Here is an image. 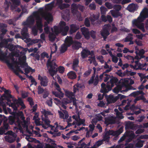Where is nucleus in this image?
I'll return each mask as SVG.
<instances>
[{
    "label": "nucleus",
    "instance_id": "nucleus-26",
    "mask_svg": "<svg viewBox=\"0 0 148 148\" xmlns=\"http://www.w3.org/2000/svg\"><path fill=\"white\" fill-rule=\"evenodd\" d=\"M119 99L118 96L114 97L113 96H109L107 99L108 102L109 103H114Z\"/></svg>",
    "mask_w": 148,
    "mask_h": 148
},
{
    "label": "nucleus",
    "instance_id": "nucleus-31",
    "mask_svg": "<svg viewBox=\"0 0 148 148\" xmlns=\"http://www.w3.org/2000/svg\"><path fill=\"white\" fill-rule=\"evenodd\" d=\"M65 42L68 47L70 46L73 43L72 37L68 36L65 39Z\"/></svg>",
    "mask_w": 148,
    "mask_h": 148
},
{
    "label": "nucleus",
    "instance_id": "nucleus-16",
    "mask_svg": "<svg viewBox=\"0 0 148 148\" xmlns=\"http://www.w3.org/2000/svg\"><path fill=\"white\" fill-rule=\"evenodd\" d=\"M81 30L85 38L87 40L89 39L90 38V33L88 29L85 27H83L81 28Z\"/></svg>",
    "mask_w": 148,
    "mask_h": 148
},
{
    "label": "nucleus",
    "instance_id": "nucleus-20",
    "mask_svg": "<svg viewBox=\"0 0 148 148\" xmlns=\"http://www.w3.org/2000/svg\"><path fill=\"white\" fill-rule=\"evenodd\" d=\"M13 101L18 106V107L19 105L21 106V108L23 109H25L26 108V107L21 99L19 98L18 100L15 99Z\"/></svg>",
    "mask_w": 148,
    "mask_h": 148
},
{
    "label": "nucleus",
    "instance_id": "nucleus-6",
    "mask_svg": "<svg viewBox=\"0 0 148 148\" xmlns=\"http://www.w3.org/2000/svg\"><path fill=\"white\" fill-rule=\"evenodd\" d=\"M66 23L64 21H60L59 24V28L62 32V34L63 36L67 35L69 31V27L68 26H66Z\"/></svg>",
    "mask_w": 148,
    "mask_h": 148
},
{
    "label": "nucleus",
    "instance_id": "nucleus-19",
    "mask_svg": "<svg viewBox=\"0 0 148 148\" xmlns=\"http://www.w3.org/2000/svg\"><path fill=\"white\" fill-rule=\"evenodd\" d=\"M26 60V57L25 56H24L21 58H19L18 59L19 62L18 64L20 65L21 67L22 68H24L25 66H27V64L25 63V62L22 61H25Z\"/></svg>",
    "mask_w": 148,
    "mask_h": 148
},
{
    "label": "nucleus",
    "instance_id": "nucleus-27",
    "mask_svg": "<svg viewBox=\"0 0 148 148\" xmlns=\"http://www.w3.org/2000/svg\"><path fill=\"white\" fill-rule=\"evenodd\" d=\"M81 43L79 42L75 41L72 46L73 48L75 50H78L81 47Z\"/></svg>",
    "mask_w": 148,
    "mask_h": 148
},
{
    "label": "nucleus",
    "instance_id": "nucleus-51",
    "mask_svg": "<svg viewBox=\"0 0 148 148\" xmlns=\"http://www.w3.org/2000/svg\"><path fill=\"white\" fill-rule=\"evenodd\" d=\"M81 87L78 84H76L73 86V92L75 93L77 91H79L80 88Z\"/></svg>",
    "mask_w": 148,
    "mask_h": 148
},
{
    "label": "nucleus",
    "instance_id": "nucleus-12",
    "mask_svg": "<svg viewBox=\"0 0 148 148\" xmlns=\"http://www.w3.org/2000/svg\"><path fill=\"white\" fill-rule=\"evenodd\" d=\"M16 115L17 118V123L18 125H20L22 123V121L20 120L19 117L24 123L26 122L25 120V117L24 116L23 113L22 111L19 112H16Z\"/></svg>",
    "mask_w": 148,
    "mask_h": 148
},
{
    "label": "nucleus",
    "instance_id": "nucleus-47",
    "mask_svg": "<svg viewBox=\"0 0 148 148\" xmlns=\"http://www.w3.org/2000/svg\"><path fill=\"white\" fill-rule=\"evenodd\" d=\"M10 2L8 1L7 0H5L4 3V7L5 9V10L6 11H7L10 6Z\"/></svg>",
    "mask_w": 148,
    "mask_h": 148
},
{
    "label": "nucleus",
    "instance_id": "nucleus-35",
    "mask_svg": "<svg viewBox=\"0 0 148 148\" xmlns=\"http://www.w3.org/2000/svg\"><path fill=\"white\" fill-rule=\"evenodd\" d=\"M124 135L126 138L127 137H134L135 134L133 133L132 131H126L124 134Z\"/></svg>",
    "mask_w": 148,
    "mask_h": 148
},
{
    "label": "nucleus",
    "instance_id": "nucleus-34",
    "mask_svg": "<svg viewBox=\"0 0 148 148\" xmlns=\"http://www.w3.org/2000/svg\"><path fill=\"white\" fill-rule=\"evenodd\" d=\"M6 131L2 127H0V135H3L4 134L5 135L11 134L10 133L12 132V131H9L6 133H5Z\"/></svg>",
    "mask_w": 148,
    "mask_h": 148
},
{
    "label": "nucleus",
    "instance_id": "nucleus-56",
    "mask_svg": "<svg viewBox=\"0 0 148 148\" xmlns=\"http://www.w3.org/2000/svg\"><path fill=\"white\" fill-rule=\"evenodd\" d=\"M100 10L101 14H105L107 11V9L104 7H101L100 8Z\"/></svg>",
    "mask_w": 148,
    "mask_h": 148
},
{
    "label": "nucleus",
    "instance_id": "nucleus-57",
    "mask_svg": "<svg viewBox=\"0 0 148 148\" xmlns=\"http://www.w3.org/2000/svg\"><path fill=\"white\" fill-rule=\"evenodd\" d=\"M90 35L91 37L93 39H95L96 37V32L93 30H91L90 32Z\"/></svg>",
    "mask_w": 148,
    "mask_h": 148
},
{
    "label": "nucleus",
    "instance_id": "nucleus-52",
    "mask_svg": "<svg viewBox=\"0 0 148 148\" xmlns=\"http://www.w3.org/2000/svg\"><path fill=\"white\" fill-rule=\"evenodd\" d=\"M53 28L56 34H58L60 33L62 34L61 32L60 31L59 26V27H58L57 26L55 25L54 26Z\"/></svg>",
    "mask_w": 148,
    "mask_h": 148
},
{
    "label": "nucleus",
    "instance_id": "nucleus-38",
    "mask_svg": "<svg viewBox=\"0 0 148 148\" xmlns=\"http://www.w3.org/2000/svg\"><path fill=\"white\" fill-rule=\"evenodd\" d=\"M7 55L6 53L3 52L0 48V60H4L6 57Z\"/></svg>",
    "mask_w": 148,
    "mask_h": 148
},
{
    "label": "nucleus",
    "instance_id": "nucleus-46",
    "mask_svg": "<svg viewBox=\"0 0 148 148\" xmlns=\"http://www.w3.org/2000/svg\"><path fill=\"white\" fill-rule=\"evenodd\" d=\"M136 73V72H131V71H129L127 70H126V71H125L123 72L124 75H128L129 74L131 76H133L135 75Z\"/></svg>",
    "mask_w": 148,
    "mask_h": 148
},
{
    "label": "nucleus",
    "instance_id": "nucleus-36",
    "mask_svg": "<svg viewBox=\"0 0 148 148\" xmlns=\"http://www.w3.org/2000/svg\"><path fill=\"white\" fill-rule=\"evenodd\" d=\"M67 75L69 78L71 79H75L76 77V73L75 72L73 71L69 72L67 74Z\"/></svg>",
    "mask_w": 148,
    "mask_h": 148
},
{
    "label": "nucleus",
    "instance_id": "nucleus-9",
    "mask_svg": "<svg viewBox=\"0 0 148 148\" xmlns=\"http://www.w3.org/2000/svg\"><path fill=\"white\" fill-rule=\"evenodd\" d=\"M15 113H16V112H12L11 113L12 115L9 116L8 119V123L11 125L14 124L16 125V124H17L16 115Z\"/></svg>",
    "mask_w": 148,
    "mask_h": 148
},
{
    "label": "nucleus",
    "instance_id": "nucleus-1",
    "mask_svg": "<svg viewBox=\"0 0 148 148\" xmlns=\"http://www.w3.org/2000/svg\"><path fill=\"white\" fill-rule=\"evenodd\" d=\"M148 17V9L147 8H144L141 12L139 16L137 19H134L132 21L133 26L136 27L141 30L143 32L145 31L144 28V25L142 22L145 19Z\"/></svg>",
    "mask_w": 148,
    "mask_h": 148
},
{
    "label": "nucleus",
    "instance_id": "nucleus-60",
    "mask_svg": "<svg viewBox=\"0 0 148 148\" xmlns=\"http://www.w3.org/2000/svg\"><path fill=\"white\" fill-rule=\"evenodd\" d=\"M84 24L87 27H89L90 25V21L88 18H86L84 21Z\"/></svg>",
    "mask_w": 148,
    "mask_h": 148
},
{
    "label": "nucleus",
    "instance_id": "nucleus-5",
    "mask_svg": "<svg viewBox=\"0 0 148 148\" xmlns=\"http://www.w3.org/2000/svg\"><path fill=\"white\" fill-rule=\"evenodd\" d=\"M48 64L50 66L49 70V72L52 76H53L56 74L58 71L57 65L53 61L50 62Z\"/></svg>",
    "mask_w": 148,
    "mask_h": 148
},
{
    "label": "nucleus",
    "instance_id": "nucleus-13",
    "mask_svg": "<svg viewBox=\"0 0 148 148\" xmlns=\"http://www.w3.org/2000/svg\"><path fill=\"white\" fill-rule=\"evenodd\" d=\"M4 93L2 95L3 100H5L8 102H10L11 101V99L13 98L12 96L10 94V90L6 89L4 91Z\"/></svg>",
    "mask_w": 148,
    "mask_h": 148
},
{
    "label": "nucleus",
    "instance_id": "nucleus-40",
    "mask_svg": "<svg viewBox=\"0 0 148 148\" xmlns=\"http://www.w3.org/2000/svg\"><path fill=\"white\" fill-rule=\"evenodd\" d=\"M114 111L116 112V116L118 118L120 119H122L124 118V116L123 115L122 112H119L117 109H115Z\"/></svg>",
    "mask_w": 148,
    "mask_h": 148
},
{
    "label": "nucleus",
    "instance_id": "nucleus-48",
    "mask_svg": "<svg viewBox=\"0 0 148 148\" xmlns=\"http://www.w3.org/2000/svg\"><path fill=\"white\" fill-rule=\"evenodd\" d=\"M85 122V119H79V120H78V121L77 122V124L78 126H80L81 125H83V126H85V124L84 123Z\"/></svg>",
    "mask_w": 148,
    "mask_h": 148
},
{
    "label": "nucleus",
    "instance_id": "nucleus-61",
    "mask_svg": "<svg viewBox=\"0 0 148 148\" xmlns=\"http://www.w3.org/2000/svg\"><path fill=\"white\" fill-rule=\"evenodd\" d=\"M105 6L108 9H111L113 8L112 5L110 3L106 2L105 4Z\"/></svg>",
    "mask_w": 148,
    "mask_h": 148
},
{
    "label": "nucleus",
    "instance_id": "nucleus-14",
    "mask_svg": "<svg viewBox=\"0 0 148 148\" xmlns=\"http://www.w3.org/2000/svg\"><path fill=\"white\" fill-rule=\"evenodd\" d=\"M34 18H35L33 16V13L32 15L30 16L28 18L26 21L23 22V25L25 26H29L33 24L35 21Z\"/></svg>",
    "mask_w": 148,
    "mask_h": 148
},
{
    "label": "nucleus",
    "instance_id": "nucleus-2",
    "mask_svg": "<svg viewBox=\"0 0 148 148\" xmlns=\"http://www.w3.org/2000/svg\"><path fill=\"white\" fill-rule=\"evenodd\" d=\"M123 131V127H121L119 129L116 131L112 130H109L107 132L106 134L103 136V138L102 140L103 142H105V143L108 144L109 143L110 139V135H112L115 136L116 138L121 134Z\"/></svg>",
    "mask_w": 148,
    "mask_h": 148
},
{
    "label": "nucleus",
    "instance_id": "nucleus-3",
    "mask_svg": "<svg viewBox=\"0 0 148 148\" xmlns=\"http://www.w3.org/2000/svg\"><path fill=\"white\" fill-rule=\"evenodd\" d=\"M78 4L73 3L71 5V12L74 16L77 18V19L79 21H82V18L81 16L80 13L78 10Z\"/></svg>",
    "mask_w": 148,
    "mask_h": 148
},
{
    "label": "nucleus",
    "instance_id": "nucleus-49",
    "mask_svg": "<svg viewBox=\"0 0 148 148\" xmlns=\"http://www.w3.org/2000/svg\"><path fill=\"white\" fill-rule=\"evenodd\" d=\"M10 1L12 2L13 4L16 6H18L20 4V0H10Z\"/></svg>",
    "mask_w": 148,
    "mask_h": 148
},
{
    "label": "nucleus",
    "instance_id": "nucleus-17",
    "mask_svg": "<svg viewBox=\"0 0 148 148\" xmlns=\"http://www.w3.org/2000/svg\"><path fill=\"white\" fill-rule=\"evenodd\" d=\"M17 69L18 72H20L22 74H28L30 71H31L32 72H34L35 71V70L32 69L30 66H28V67L24 69L25 72V73L19 66L17 68Z\"/></svg>",
    "mask_w": 148,
    "mask_h": 148
},
{
    "label": "nucleus",
    "instance_id": "nucleus-54",
    "mask_svg": "<svg viewBox=\"0 0 148 148\" xmlns=\"http://www.w3.org/2000/svg\"><path fill=\"white\" fill-rule=\"evenodd\" d=\"M70 100L67 98H64L62 101L61 103H64L66 105L70 103Z\"/></svg>",
    "mask_w": 148,
    "mask_h": 148
},
{
    "label": "nucleus",
    "instance_id": "nucleus-8",
    "mask_svg": "<svg viewBox=\"0 0 148 148\" xmlns=\"http://www.w3.org/2000/svg\"><path fill=\"white\" fill-rule=\"evenodd\" d=\"M109 25H105L102 29L100 31V34L104 41L106 40L107 37L110 34L109 31Z\"/></svg>",
    "mask_w": 148,
    "mask_h": 148
},
{
    "label": "nucleus",
    "instance_id": "nucleus-62",
    "mask_svg": "<svg viewBox=\"0 0 148 148\" xmlns=\"http://www.w3.org/2000/svg\"><path fill=\"white\" fill-rule=\"evenodd\" d=\"M90 9L91 10H94L96 9V5L95 3L90 4L89 6Z\"/></svg>",
    "mask_w": 148,
    "mask_h": 148
},
{
    "label": "nucleus",
    "instance_id": "nucleus-45",
    "mask_svg": "<svg viewBox=\"0 0 148 148\" xmlns=\"http://www.w3.org/2000/svg\"><path fill=\"white\" fill-rule=\"evenodd\" d=\"M46 90V89H44L40 86H39L37 88V92L38 94H41Z\"/></svg>",
    "mask_w": 148,
    "mask_h": 148
},
{
    "label": "nucleus",
    "instance_id": "nucleus-43",
    "mask_svg": "<svg viewBox=\"0 0 148 148\" xmlns=\"http://www.w3.org/2000/svg\"><path fill=\"white\" fill-rule=\"evenodd\" d=\"M42 112L44 115L45 117H48L47 116L48 115H52L50 111H47L45 109H43Z\"/></svg>",
    "mask_w": 148,
    "mask_h": 148
},
{
    "label": "nucleus",
    "instance_id": "nucleus-28",
    "mask_svg": "<svg viewBox=\"0 0 148 148\" xmlns=\"http://www.w3.org/2000/svg\"><path fill=\"white\" fill-rule=\"evenodd\" d=\"M118 81V79L115 77H112V78H111L110 79V80L109 82V83L108 84H110L111 85V88L113 87L115 84L116 83H117Z\"/></svg>",
    "mask_w": 148,
    "mask_h": 148
},
{
    "label": "nucleus",
    "instance_id": "nucleus-32",
    "mask_svg": "<svg viewBox=\"0 0 148 148\" xmlns=\"http://www.w3.org/2000/svg\"><path fill=\"white\" fill-rule=\"evenodd\" d=\"M137 6L134 3L129 5L127 7L128 10L130 12H133L136 10Z\"/></svg>",
    "mask_w": 148,
    "mask_h": 148
},
{
    "label": "nucleus",
    "instance_id": "nucleus-24",
    "mask_svg": "<svg viewBox=\"0 0 148 148\" xmlns=\"http://www.w3.org/2000/svg\"><path fill=\"white\" fill-rule=\"evenodd\" d=\"M104 123L107 125L110 124H114L116 123L114 119L111 117H106L105 118Z\"/></svg>",
    "mask_w": 148,
    "mask_h": 148
},
{
    "label": "nucleus",
    "instance_id": "nucleus-29",
    "mask_svg": "<svg viewBox=\"0 0 148 148\" xmlns=\"http://www.w3.org/2000/svg\"><path fill=\"white\" fill-rule=\"evenodd\" d=\"M79 63V61L78 59L75 58L74 59L72 65V68L74 70L77 71V67L78 66Z\"/></svg>",
    "mask_w": 148,
    "mask_h": 148
},
{
    "label": "nucleus",
    "instance_id": "nucleus-25",
    "mask_svg": "<svg viewBox=\"0 0 148 148\" xmlns=\"http://www.w3.org/2000/svg\"><path fill=\"white\" fill-rule=\"evenodd\" d=\"M125 128L126 130L129 129H133L134 128V124L132 121L126 122Z\"/></svg>",
    "mask_w": 148,
    "mask_h": 148
},
{
    "label": "nucleus",
    "instance_id": "nucleus-55",
    "mask_svg": "<svg viewBox=\"0 0 148 148\" xmlns=\"http://www.w3.org/2000/svg\"><path fill=\"white\" fill-rule=\"evenodd\" d=\"M121 90V87H119V86H118L117 87L115 88L113 90L114 93H118Z\"/></svg>",
    "mask_w": 148,
    "mask_h": 148
},
{
    "label": "nucleus",
    "instance_id": "nucleus-58",
    "mask_svg": "<svg viewBox=\"0 0 148 148\" xmlns=\"http://www.w3.org/2000/svg\"><path fill=\"white\" fill-rule=\"evenodd\" d=\"M58 71L59 73H62L64 71V68L62 66H60L58 68Z\"/></svg>",
    "mask_w": 148,
    "mask_h": 148
},
{
    "label": "nucleus",
    "instance_id": "nucleus-18",
    "mask_svg": "<svg viewBox=\"0 0 148 148\" xmlns=\"http://www.w3.org/2000/svg\"><path fill=\"white\" fill-rule=\"evenodd\" d=\"M43 17L48 23L52 22L53 20V17L52 14L49 12L45 14L43 16Z\"/></svg>",
    "mask_w": 148,
    "mask_h": 148
},
{
    "label": "nucleus",
    "instance_id": "nucleus-59",
    "mask_svg": "<svg viewBox=\"0 0 148 148\" xmlns=\"http://www.w3.org/2000/svg\"><path fill=\"white\" fill-rule=\"evenodd\" d=\"M135 53L136 55H144L145 53V51L144 49H142L140 50L138 52L137 51H136Z\"/></svg>",
    "mask_w": 148,
    "mask_h": 148
},
{
    "label": "nucleus",
    "instance_id": "nucleus-41",
    "mask_svg": "<svg viewBox=\"0 0 148 148\" xmlns=\"http://www.w3.org/2000/svg\"><path fill=\"white\" fill-rule=\"evenodd\" d=\"M132 36L133 34H129L125 38L124 42H128L130 40H132L133 39V38L132 37Z\"/></svg>",
    "mask_w": 148,
    "mask_h": 148
},
{
    "label": "nucleus",
    "instance_id": "nucleus-15",
    "mask_svg": "<svg viewBox=\"0 0 148 148\" xmlns=\"http://www.w3.org/2000/svg\"><path fill=\"white\" fill-rule=\"evenodd\" d=\"M91 54H93V51H90L88 49H84L81 53V56L82 58H84Z\"/></svg>",
    "mask_w": 148,
    "mask_h": 148
},
{
    "label": "nucleus",
    "instance_id": "nucleus-4",
    "mask_svg": "<svg viewBox=\"0 0 148 148\" xmlns=\"http://www.w3.org/2000/svg\"><path fill=\"white\" fill-rule=\"evenodd\" d=\"M33 15L35 18L36 21L37 27L39 30L40 33L43 31L42 28L43 25L42 23L41 18L39 12L38 11H35L33 12Z\"/></svg>",
    "mask_w": 148,
    "mask_h": 148
},
{
    "label": "nucleus",
    "instance_id": "nucleus-44",
    "mask_svg": "<svg viewBox=\"0 0 148 148\" xmlns=\"http://www.w3.org/2000/svg\"><path fill=\"white\" fill-rule=\"evenodd\" d=\"M58 7L61 9L63 10L64 8H69L70 5L68 3H61L58 5Z\"/></svg>",
    "mask_w": 148,
    "mask_h": 148
},
{
    "label": "nucleus",
    "instance_id": "nucleus-39",
    "mask_svg": "<svg viewBox=\"0 0 148 148\" xmlns=\"http://www.w3.org/2000/svg\"><path fill=\"white\" fill-rule=\"evenodd\" d=\"M68 45L65 44H63L61 46V48L60 50V52L62 53L65 52L67 50Z\"/></svg>",
    "mask_w": 148,
    "mask_h": 148
},
{
    "label": "nucleus",
    "instance_id": "nucleus-7",
    "mask_svg": "<svg viewBox=\"0 0 148 148\" xmlns=\"http://www.w3.org/2000/svg\"><path fill=\"white\" fill-rule=\"evenodd\" d=\"M54 85L56 89L58 92L55 91H53V94L56 97L59 98L63 97L64 96V94L62 92L61 89L59 85L56 82H55Z\"/></svg>",
    "mask_w": 148,
    "mask_h": 148
},
{
    "label": "nucleus",
    "instance_id": "nucleus-50",
    "mask_svg": "<svg viewBox=\"0 0 148 148\" xmlns=\"http://www.w3.org/2000/svg\"><path fill=\"white\" fill-rule=\"evenodd\" d=\"M55 36L53 33L50 34L49 36V40L51 42H53L55 40Z\"/></svg>",
    "mask_w": 148,
    "mask_h": 148
},
{
    "label": "nucleus",
    "instance_id": "nucleus-37",
    "mask_svg": "<svg viewBox=\"0 0 148 148\" xmlns=\"http://www.w3.org/2000/svg\"><path fill=\"white\" fill-rule=\"evenodd\" d=\"M5 140L10 143H13L14 142L15 140L14 138L11 136H5Z\"/></svg>",
    "mask_w": 148,
    "mask_h": 148
},
{
    "label": "nucleus",
    "instance_id": "nucleus-22",
    "mask_svg": "<svg viewBox=\"0 0 148 148\" xmlns=\"http://www.w3.org/2000/svg\"><path fill=\"white\" fill-rule=\"evenodd\" d=\"M4 119H5L3 120V125L2 127L6 131L9 130L10 128V126L9 125V123L7 122L8 118L5 116H4Z\"/></svg>",
    "mask_w": 148,
    "mask_h": 148
},
{
    "label": "nucleus",
    "instance_id": "nucleus-30",
    "mask_svg": "<svg viewBox=\"0 0 148 148\" xmlns=\"http://www.w3.org/2000/svg\"><path fill=\"white\" fill-rule=\"evenodd\" d=\"M110 12L112 16L114 18H117L122 15V14L119 11L112 10L110 11Z\"/></svg>",
    "mask_w": 148,
    "mask_h": 148
},
{
    "label": "nucleus",
    "instance_id": "nucleus-21",
    "mask_svg": "<svg viewBox=\"0 0 148 148\" xmlns=\"http://www.w3.org/2000/svg\"><path fill=\"white\" fill-rule=\"evenodd\" d=\"M70 27L69 33L71 34L76 32L79 28V26L76 24H71L70 25Z\"/></svg>",
    "mask_w": 148,
    "mask_h": 148
},
{
    "label": "nucleus",
    "instance_id": "nucleus-23",
    "mask_svg": "<svg viewBox=\"0 0 148 148\" xmlns=\"http://www.w3.org/2000/svg\"><path fill=\"white\" fill-rule=\"evenodd\" d=\"M27 32L28 29L27 27H24L23 29L21 32V34L22 36V39H25L28 37L29 35Z\"/></svg>",
    "mask_w": 148,
    "mask_h": 148
},
{
    "label": "nucleus",
    "instance_id": "nucleus-10",
    "mask_svg": "<svg viewBox=\"0 0 148 148\" xmlns=\"http://www.w3.org/2000/svg\"><path fill=\"white\" fill-rule=\"evenodd\" d=\"M109 83V82H108L106 85L104 83L101 84L100 92L103 93V95L105 94L106 93L108 92L109 91L111 90L112 88L110 85L108 84Z\"/></svg>",
    "mask_w": 148,
    "mask_h": 148
},
{
    "label": "nucleus",
    "instance_id": "nucleus-63",
    "mask_svg": "<svg viewBox=\"0 0 148 148\" xmlns=\"http://www.w3.org/2000/svg\"><path fill=\"white\" fill-rule=\"evenodd\" d=\"M40 56L41 58H43L45 57H46L47 58H49V56L48 54L45 52L42 53L41 54Z\"/></svg>",
    "mask_w": 148,
    "mask_h": 148
},
{
    "label": "nucleus",
    "instance_id": "nucleus-33",
    "mask_svg": "<svg viewBox=\"0 0 148 148\" xmlns=\"http://www.w3.org/2000/svg\"><path fill=\"white\" fill-rule=\"evenodd\" d=\"M42 120L45 122V124L48 127H54V126H53L50 124V123L51 122L49 119L48 117L42 118Z\"/></svg>",
    "mask_w": 148,
    "mask_h": 148
},
{
    "label": "nucleus",
    "instance_id": "nucleus-64",
    "mask_svg": "<svg viewBox=\"0 0 148 148\" xmlns=\"http://www.w3.org/2000/svg\"><path fill=\"white\" fill-rule=\"evenodd\" d=\"M99 81V79L98 76L97 75L96 77H95V79L94 80V82H93V84L94 86H97Z\"/></svg>",
    "mask_w": 148,
    "mask_h": 148
},
{
    "label": "nucleus",
    "instance_id": "nucleus-11",
    "mask_svg": "<svg viewBox=\"0 0 148 148\" xmlns=\"http://www.w3.org/2000/svg\"><path fill=\"white\" fill-rule=\"evenodd\" d=\"M38 79L40 81V84L41 86L46 87L48 85L49 80L46 76H41L40 75H39Z\"/></svg>",
    "mask_w": 148,
    "mask_h": 148
},
{
    "label": "nucleus",
    "instance_id": "nucleus-53",
    "mask_svg": "<svg viewBox=\"0 0 148 148\" xmlns=\"http://www.w3.org/2000/svg\"><path fill=\"white\" fill-rule=\"evenodd\" d=\"M113 8L115 10V11H119L121 10L122 7L120 5H114Z\"/></svg>",
    "mask_w": 148,
    "mask_h": 148
},
{
    "label": "nucleus",
    "instance_id": "nucleus-42",
    "mask_svg": "<svg viewBox=\"0 0 148 148\" xmlns=\"http://www.w3.org/2000/svg\"><path fill=\"white\" fill-rule=\"evenodd\" d=\"M144 141L140 140L135 144V147L136 148H140L142 147L143 146V143Z\"/></svg>",
    "mask_w": 148,
    "mask_h": 148
}]
</instances>
